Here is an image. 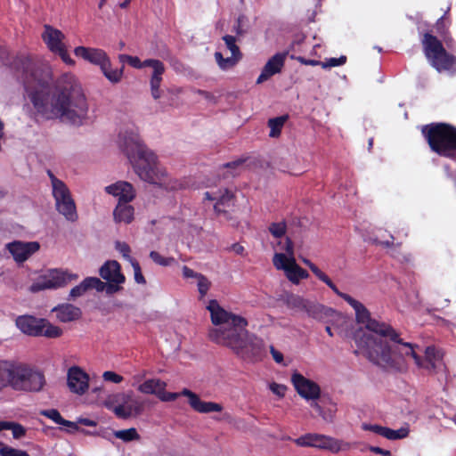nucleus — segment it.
<instances>
[{
  "mask_svg": "<svg viewBox=\"0 0 456 456\" xmlns=\"http://www.w3.org/2000/svg\"><path fill=\"white\" fill-rule=\"evenodd\" d=\"M21 66L25 91L39 115L77 126L87 123L88 103L74 74H62L50 87L48 71L37 68L28 58L22 60Z\"/></svg>",
  "mask_w": 456,
  "mask_h": 456,
  "instance_id": "nucleus-1",
  "label": "nucleus"
},
{
  "mask_svg": "<svg viewBox=\"0 0 456 456\" xmlns=\"http://www.w3.org/2000/svg\"><path fill=\"white\" fill-rule=\"evenodd\" d=\"M333 292L353 307L357 322L366 328V331L356 335V353L378 366L397 365L399 368L402 362H393L387 356L392 346H396L399 336L397 332L390 325L371 319L368 309L350 295L339 291L338 288Z\"/></svg>",
  "mask_w": 456,
  "mask_h": 456,
  "instance_id": "nucleus-2",
  "label": "nucleus"
},
{
  "mask_svg": "<svg viewBox=\"0 0 456 456\" xmlns=\"http://www.w3.org/2000/svg\"><path fill=\"white\" fill-rule=\"evenodd\" d=\"M118 135V143L132 164L136 175L147 183L167 191H177L186 187L183 181L171 178L166 168L158 161L155 153L142 142L136 126L130 124Z\"/></svg>",
  "mask_w": 456,
  "mask_h": 456,
  "instance_id": "nucleus-3",
  "label": "nucleus"
},
{
  "mask_svg": "<svg viewBox=\"0 0 456 456\" xmlns=\"http://www.w3.org/2000/svg\"><path fill=\"white\" fill-rule=\"evenodd\" d=\"M207 308L215 325L208 334L212 341L242 356L260 352L263 341L246 330L248 322L244 318L228 313L216 300H210Z\"/></svg>",
  "mask_w": 456,
  "mask_h": 456,
  "instance_id": "nucleus-4",
  "label": "nucleus"
},
{
  "mask_svg": "<svg viewBox=\"0 0 456 456\" xmlns=\"http://www.w3.org/2000/svg\"><path fill=\"white\" fill-rule=\"evenodd\" d=\"M419 346L403 342L398 337L396 346H392L387 356L393 362H402V366L400 365L399 368L397 365L379 367L388 371L404 372L408 369V360L412 359L419 369L425 370L429 373L443 369V353L439 349L432 346L426 347L423 358L419 356Z\"/></svg>",
  "mask_w": 456,
  "mask_h": 456,
  "instance_id": "nucleus-5",
  "label": "nucleus"
},
{
  "mask_svg": "<svg viewBox=\"0 0 456 456\" xmlns=\"http://www.w3.org/2000/svg\"><path fill=\"white\" fill-rule=\"evenodd\" d=\"M167 383L159 379H148L137 386V390L145 395H154L161 402H173L180 395L186 396L190 406L197 412H219L223 410L220 403L202 401L198 395L184 388L181 393H172L166 390Z\"/></svg>",
  "mask_w": 456,
  "mask_h": 456,
  "instance_id": "nucleus-6",
  "label": "nucleus"
},
{
  "mask_svg": "<svg viewBox=\"0 0 456 456\" xmlns=\"http://www.w3.org/2000/svg\"><path fill=\"white\" fill-rule=\"evenodd\" d=\"M273 248L275 250L273 257V266L279 271H283L290 282L298 284L301 280L308 278V273L296 262L294 246L289 237L277 239V241L273 243Z\"/></svg>",
  "mask_w": 456,
  "mask_h": 456,
  "instance_id": "nucleus-7",
  "label": "nucleus"
},
{
  "mask_svg": "<svg viewBox=\"0 0 456 456\" xmlns=\"http://www.w3.org/2000/svg\"><path fill=\"white\" fill-rule=\"evenodd\" d=\"M422 134L431 150L441 156L456 159V129L444 123L422 126Z\"/></svg>",
  "mask_w": 456,
  "mask_h": 456,
  "instance_id": "nucleus-8",
  "label": "nucleus"
},
{
  "mask_svg": "<svg viewBox=\"0 0 456 456\" xmlns=\"http://www.w3.org/2000/svg\"><path fill=\"white\" fill-rule=\"evenodd\" d=\"M422 45L426 58L438 72L456 70L455 57L445 51L442 43L436 37L426 33L422 39Z\"/></svg>",
  "mask_w": 456,
  "mask_h": 456,
  "instance_id": "nucleus-9",
  "label": "nucleus"
},
{
  "mask_svg": "<svg viewBox=\"0 0 456 456\" xmlns=\"http://www.w3.org/2000/svg\"><path fill=\"white\" fill-rule=\"evenodd\" d=\"M51 181L52 193L57 211L69 222H76L78 218L76 203L66 183L48 171Z\"/></svg>",
  "mask_w": 456,
  "mask_h": 456,
  "instance_id": "nucleus-10",
  "label": "nucleus"
},
{
  "mask_svg": "<svg viewBox=\"0 0 456 456\" xmlns=\"http://www.w3.org/2000/svg\"><path fill=\"white\" fill-rule=\"evenodd\" d=\"M45 385V375L39 370L18 362L12 389L24 392H39Z\"/></svg>",
  "mask_w": 456,
  "mask_h": 456,
  "instance_id": "nucleus-11",
  "label": "nucleus"
},
{
  "mask_svg": "<svg viewBox=\"0 0 456 456\" xmlns=\"http://www.w3.org/2000/svg\"><path fill=\"white\" fill-rule=\"evenodd\" d=\"M78 275L68 269L53 268L45 271L39 275L30 286V291L38 292L45 289H57L65 287L73 281H77Z\"/></svg>",
  "mask_w": 456,
  "mask_h": 456,
  "instance_id": "nucleus-12",
  "label": "nucleus"
},
{
  "mask_svg": "<svg viewBox=\"0 0 456 456\" xmlns=\"http://www.w3.org/2000/svg\"><path fill=\"white\" fill-rule=\"evenodd\" d=\"M103 404L121 419H127L134 414H140L143 409L142 403L134 398L131 393H119L110 395L106 398Z\"/></svg>",
  "mask_w": 456,
  "mask_h": 456,
  "instance_id": "nucleus-13",
  "label": "nucleus"
},
{
  "mask_svg": "<svg viewBox=\"0 0 456 456\" xmlns=\"http://www.w3.org/2000/svg\"><path fill=\"white\" fill-rule=\"evenodd\" d=\"M16 326L24 334L29 336H45L59 338L61 329L52 324L45 319H37L30 315L20 316L16 319Z\"/></svg>",
  "mask_w": 456,
  "mask_h": 456,
  "instance_id": "nucleus-14",
  "label": "nucleus"
},
{
  "mask_svg": "<svg viewBox=\"0 0 456 456\" xmlns=\"http://www.w3.org/2000/svg\"><path fill=\"white\" fill-rule=\"evenodd\" d=\"M41 37L52 53L60 56L65 64L69 66L75 65V61L70 57L65 42L66 37L60 29L51 25H45Z\"/></svg>",
  "mask_w": 456,
  "mask_h": 456,
  "instance_id": "nucleus-15",
  "label": "nucleus"
},
{
  "mask_svg": "<svg viewBox=\"0 0 456 456\" xmlns=\"http://www.w3.org/2000/svg\"><path fill=\"white\" fill-rule=\"evenodd\" d=\"M298 446H311L321 449H328L333 452L345 451L349 448V444L335 438L318 434H306L294 440Z\"/></svg>",
  "mask_w": 456,
  "mask_h": 456,
  "instance_id": "nucleus-16",
  "label": "nucleus"
},
{
  "mask_svg": "<svg viewBox=\"0 0 456 456\" xmlns=\"http://www.w3.org/2000/svg\"><path fill=\"white\" fill-rule=\"evenodd\" d=\"M290 381L295 391L306 402H314L321 397L322 390L319 384L298 370L292 371Z\"/></svg>",
  "mask_w": 456,
  "mask_h": 456,
  "instance_id": "nucleus-17",
  "label": "nucleus"
},
{
  "mask_svg": "<svg viewBox=\"0 0 456 456\" xmlns=\"http://www.w3.org/2000/svg\"><path fill=\"white\" fill-rule=\"evenodd\" d=\"M5 249L17 264H22L40 249L37 241L13 240L5 245Z\"/></svg>",
  "mask_w": 456,
  "mask_h": 456,
  "instance_id": "nucleus-18",
  "label": "nucleus"
},
{
  "mask_svg": "<svg viewBox=\"0 0 456 456\" xmlns=\"http://www.w3.org/2000/svg\"><path fill=\"white\" fill-rule=\"evenodd\" d=\"M89 375L81 367L74 365L68 369L67 386L72 394L84 395L89 389Z\"/></svg>",
  "mask_w": 456,
  "mask_h": 456,
  "instance_id": "nucleus-19",
  "label": "nucleus"
},
{
  "mask_svg": "<svg viewBox=\"0 0 456 456\" xmlns=\"http://www.w3.org/2000/svg\"><path fill=\"white\" fill-rule=\"evenodd\" d=\"M74 54L76 57L100 68L106 65L109 58L107 53L101 48L82 45L74 48Z\"/></svg>",
  "mask_w": 456,
  "mask_h": 456,
  "instance_id": "nucleus-20",
  "label": "nucleus"
},
{
  "mask_svg": "<svg viewBox=\"0 0 456 456\" xmlns=\"http://www.w3.org/2000/svg\"><path fill=\"white\" fill-rule=\"evenodd\" d=\"M203 200L213 203L216 212H222V207L229 206L233 195L224 187H211L203 194Z\"/></svg>",
  "mask_w": 456,
  "mask_h": 456,
  "instance_id": "nucleus-21",
  "label": "nucleus"
},
{
  "mask_svg": "<svg viewBox=\"0 0 456 456\" xmlns=\"http://www.w3.org/2000/svg\"><path fill=\"white\" fill-rule=\"evenodd\" d=\"M104 191L117 198L118 202L132 201L135 198V190L134 186L126 181H118L114 183L105 186Z\"/></svg>",
  "mask_w": 456,
  "mask_h": 456,
  "instance_id": "nucleus-22",
  "label": "nucleus"
},
{
  "mask_svg": "<svg viewBox=\"0 0 456 456\" xmlns=\"http://www.w3.org/2000/svg\"><path fill=\"white\" fill-rule=\"evenodd\" d=\"M285 60L286 53H278L270 58L258 76L256 84H262L271 77L280 73L284 66Z\"/></svg>",
  "mask_w": 456,
  "mask_h": 456,
  "instance_id": "nucleus-23",
  "label": "nucleus"
},
{
  "mask_svg": "<svg viewBox=\"0 0 456 456\" xmlns=\"http://www.w3.org/2000/svg\"><path fill=\"white\" fill-rule=\"evenodd\" d=\"M16 360H0V389L12 387L18 365Z\"/></svg>",
  "mask_w": 456,
  "mask_h": 456,
  "instance_id": "nucleus-24",
  "label": "nucleus"
},
{
  "mask_svg": "<svg viewBox=\"0 0 456 456\" xmlns=\"http://www.w3.org/2000/svg\"><path fill=\"white\" fill-rule=\"evenodd\" d=\"M101 277L109 282H125L120 265L116 260L105 262L99 270Z\"/></svg>",
  "mask_w": 456,
  "mask_h": 456,
  "instance_id": "nucleus-25",
  "label": "nucleus"
},
{
  "mask_svg": "<svg viewBox=\"0 0 456 456\" xmlns=\"http://www.w3.org/2000/svg\"><path fill=\"white\" fill-rule=\"evenodd\" d=\"M56 314V318L61 322H69L78 319L81 311L78 307L70 304H61L52 309Z\"/></svg>",
  "mask_w": 456,
  "mask_h": 456,
  "instance_id": "nucleus-26",
  "label": "nucleus"
},
{
  "mask_svg": "<svg viewBox=\"0 0 456 456\" xmlns=\"http://www.w3.org/2000/svg\"><path fill=\"white\" fill-rule=\"evenodd\" d=\"M129 202H118L113 210V217L116 223L130 224L134 220V208Z\"/></svg>",
  "mask_w": 456,
  "mask_h": 456,
  "instance_id": "nucleus-27",
  "label": "nucleus"
},
{
  "mask_svg": "<svg viewBox=\"0 0 456 456\" xmlns=\"http://www.w3.org/2000/svg\"><path fill=\"white\" fill-rule=\"evenodd\" d=\"M302 262L310 268L314 274L322 282H324L332 291H337V286L332 282L329 276L324 273L317 265L309 259L302 257Z\"/></svg>",
  "mask_w": 456,
  "mask_h": 456,
  "instance_id": "nucleus-28",
  "label": "nucleus"
},
{
  "mask_svg": "<svg viewBox=\"0 0 456 456\" xmlns=\"http://www.w3.org/2000/svg\"><path fill=\"white\" fill-rule=\"evenodd\" d=\"M105 77L111 83H118L123 76V69H112L110 57L107 59L106 65L100 68Z\"/></svg>",
  "mask_w": 456,
  "mask_h": 456,
  "instance_id": "nucleus-29",
  "label": "nucleus"
},
{
  "mask_svg": "<svg viewBox=\"0 0 456 456\" xmlns=\"http://www.w3.org/2000/svg\"><path fill=\"white\" fill-rule=\"evenodd\" d=\"M240 59L241 56L239 55L232 54L231 57L224 58L221 52L217 51L215 53V60L222 70H227L233 68Z\"/></svg>",
  "mask_w": 456,
  "mask_h": 456,
  "instance_id": "nucleus-30",
  "label": "nucleus"
},
{
  "mask_svg": "<svg viewBox=\"0 0 456 456\" xmlns=\"http://www.w3.org/2000/svg\"><path fill=\"white\" fill-rule=\"evenodd\" d=\"M146 67H150L152 69V75L151 78V82H161L162 75L165 72L164 64L156 59H147L145 60Z\"/></svg>",
  "mask_w": 456,
  "mask_h": 456,
  "instance_id": "nucleus-31",
  "label": "nucleus"
},
{
  "mask_svg": "<svg viewBox=\"0 0 456 456\" xmlns=\"http://www.w3.org/2000/svg\"><path fill=\"white\" fill-rule=\"evenodd\" d=\"M288 119V116H280L269 119L268 126L270 128L269 136L275 138L281 134V129Z\"/></svg>",
  "mask_w": 456,
  "mask_h": 456,
  "instance_id": "nucleus-32",
  "label": "nucleus"
},
{
  "mask_svg": "<svg viewBox=\"0 0 456 456\" xmlns=\"http://www.w3.org/2000/svg\"><path fill=\"white\" fill-rule=\"evenodd\" d=\"M409 435L408 428H401L399 429H391L389 428H383L381 436L388 440H398L406 437Z\"/></svg>",
  "mask_w": 456,
  "mask_h": 456,
  "instance_id": "nucleus-33",
  "label": "nucleus"
},
{
  "mask_svg": "<svg viewBox=\"0 0 456 456\" xmlns=\"http://www.w3.org/2000/svg\"><path fill=\"white\" fill-rule=\"evenodd\" d=\"M114 436L116 438L124 442H131L139 440L140 438V436L134 428L115 431Z\"/></svg>",
  "mask_w": 456,
  "mask_h": 456,
  "instance_id": "nucleus-34",
  "label": "nucleus"
},
{
  "mask_svg": "<svg viewBox=\"0 0 456 456\" xmlns=\"http://www.w3.org/2000/svg\"><path fill=\"white\" fill-rule=\"evenodd\" d=\"M267 387L278 399L284 398L288 391V387L286 385L277 383L275 381L268 382Z\"/></svg>",
  "mask_w": 456,
  "mask_h": 456,
  "instance_id": "nucleus-35",
  "label": "nucleus"
},
{
  "mask_svg": "<svg viewBox=\"0 0 456 456\" xmlns=\"http://www.w3.org/2000/svg\"><path fill=\"white\" fill-rule=\"evenodd\" d=\"M88 289H90V288L87 282V278H86L78 285L70 289L69 299H75L82 297Z\"/></svg>",
  "mask_w": 456,
  "mask_h": 456,
  "instance_id": "nucleus-36",
  "label": "nucleus"
},
{
  "mask_svg": "<svg viewBox=\"0 0 456 456\" xmlns=\"http://www.w3.org/2000/svg\"><path fill=\"white\" fill-rule=\"evenodd\" d=\"M0 456H30L26 451L15 449L0 442Z\"/></svg>",
  "mask_w": 456,
  "mask_h": 456,
  "instance_id": "nucleus-37",
  "label": "nucleus"
},
{
  "mask_svg": "<svg viewBox=\"0 0 456 456\" xmlns=\"http://www.w3.org/2000/svg\"><path fill=\"white\" fill-rule=\"evenodd\" d=\"M286 228V224L284 222L273 223L269 226V232L276 240L281 239L285 237Z\"/></svg>",
  "mask_w": 456,
  "mask_h": 456,
  "instance_id": "nucleus-38",
  "label": "nucleus"
},
{
  "mask_svg": "<svg viewBox=\"0 0 456 456\" xmlns=\"http://www.w3.org/2000/svg\"><path fill=\"white\" fill-rule=\"evenodd\" d=\"M195 282L197 284L198 291L200 295V297H204L207 295L208 289H210L211 282L207 277H205L202 274L200 276H198V279L195 281Z\"/></svg>",
  "mask_w": 456,
  "mask_h": 456,
  "instance_id": "nucleus-39",
  "label": "nucleus"
},
{
  "mask_svg": "<svg viewBox=\"0 0 456 456\" xmlns=\"http://www.w3.org/2000/svg\"><path fill=\"white\" fill-rule=\"evenodd\" d=\"M223 40L225 44L226 48L231 52L232 55L241 56L239 46L236 45V37L230 35L223 37Z\"/></svg>",
  "mask_w": 456,
  "mask_h": 456,
  "instance_id": "nucleus-40",
  "label": "nucleus"
},
{
  "mask_svg": "<svg viewBox=\"0 0 456 456\" xmlns=\"http://www.w3.org/2000/svg\"><path fill=\"white\" fill-rule=\"evenodd\" d=\"M115 248L122 255L123 258L132 263L134 259L131 256V248L129 245L124 241H116Z\"/></svg>",
  "mask_w": 456,
  "mask_h": 456,
  "instance_id": "nucleus-41",
  "label": "nucleus"
},
{
  "mask_svg": "<svg viewBox=\"0 0 456 456\" xmlns=\"http://www.w3.org/2000/svg\"><path fill=\"white\" fill-rule=\"evenodd\" d=\"M346 62V57L345 55H341L338 58H328L325 61H322L321 67L322 69H330L333 67L342 66Z\"/></svg>",
  "mask_w": 456,
  "mask_h": 456,
  "instance_id": "nucleus-42",
  "label": "nucleus"
},
{
  "mask_svg": "<svg viewBox=\"0 0 456 456\" xmlns=\"http://www.w3.org/2000/svg\"><path fill=\"white\" fill-rule=\"evenodd\" d=\"M150 257L158 265L162 266H167L172 265L175 262V258L173 257H164L159 253L156 251H151L150 253Z\"/></svg>",
  "mask_w": 456,
  "mask_h": 456,
  "instance_id": "nucleus-43",
  "label": "nucleus"
},
{
  "mask_svg": "<svg viewBox=\"0 0 456 456\" xmlns=\"http://www.w3.org/2000/svg\"><path fill=\"white\" fill-rule=\"evenodd\" d=\"M41 415L52 419L54 423L59 425H61L62 422H64V419L55 409L44 410L41 411Z\"/></svg>",
  "mask_w": 456,
  "mask_h": 456,
  "instance_id": "nucleus-44",
  "label": "nucleus"
},
{
  "mask_svg": "<svg viewBox=\"0 0 456 456\" xmlns=\"http://www.w3.org/2000/svg\"><path fill=\"white\" fill-rule=\"evenodd\" d=\"M12 430V436L15 439H20L26 435V428L19 423L10 421L9 429Z\"/></svg>",
  "mask_w": 456,
  "mask_h": 456,
  "instance_id": "nucleus-45",
  "label": "nucleus"
},
{
  "mask_svg": "<svg viewBox=\"0 0 456 456\" xmlns=\"http://www.w3.org/2000/svg\"><path fill=\"white\" fill-rule=\"evenodd\" d=\"M102 379L104 381L111 382L114 384H119L123 381V377L114 371L107 370L102 373Z\"/></svg>",
  "mask_w": 456,
  "mask_h": 456,
  "instance_id": "nucleus-46",
  "label": "nucleus"
},
{
  "mask_svg": "<svg viewBox=\"0 0 456 456\" xmlns=\"http://www.w3.org/2000/svg\"><path fill=\"white\" fill-rule=\"evenodd\" d=\"M87 282L90 289H95L98 292L104 291L106 288V283L97 277H87Z\"/></svg>",
  "mask_w": 456,
  "mask_h": 456,
  "instance_id": "nucleus-47",
  "label": "nucleus"
},
{
  "mask_svg": "<svg viewBox=\"0 0 456 456\" xmlns=\"http://www.w3.org/2000/svg\"><path fill=\"white\" fill-rule=\"evenodd\" d=\"M130 264L134 270V277L135 282L138 284H144L146 282V281L142 273L139 263L136 260H134Z\"/></svg>",
  "mask_w": 456,
  "mask_h": 456,
  "instance_id": "nucleus-48",
  "label": "nucleus"
},
{
  "mask_svg": "<svg viewBox=\"0 0 456 456\" xmlns=\"http://www.w3.org/2000/svg\"><path fill=\"white\" fill-rule=\"evenodd\" d=\"M123 283L124 282H109L108 281V283H106V288H105L104 291H106V293L109 295L115 294L122 289L121 284H123Z\"/></svg>",
  "mask_w": 456,
  "mask_h": 456,
  "instance_id": "nucleus-49",
  "label": "nucleus"
},
{
  "mask_svg": "<svg viewBox=\"0 0 456 456\" xmlns=\"http://www.w3.org/2000/svg\"><path fill=\"white\" fill-rule=\"evenodd\" d=\"M270 353L275 362L286 365V363L284 362L283 354L280 351L276 350L274 346H270Z\"/></svg>",
  "mask_w": 456,
  "mask_h": 456,
  "instance_id": "nucleus-50",
  "label": "nucleus"
},
{
  "mask_svg": "<svg viewBox=\"0 0 456 456\" xmlns=\"http://www.w3.org/2000/svg\"><path fill=\"white\" fill-rule=\"evenodd\" d=\"M160 84L161 82H151V95L154 99H159L161 96V91H160Z\"/></svg>",
  "mask_w": 456,
  "mask_h": 456,
  "instance_id": "nucleus-51",
  "label": "nucleus"
},
{
  "mask_svg": "<svg viewBox=\"0 0 456 456\" xmlns=\"http://www.w3.org/2000/svg\"><path fill=\"white\" fill-rule=\"evenodd\" d=\"M309 403H310V405L323 418V419H325V420L332 419V415L331 414L326 415L323 412V410L321 407V405L317 403V401L309 402Z\"/></svg>",
  "mask_w": 456,
  "mask_h": 456,
  "instance_id": "nucleus-52",
  "label": "nucleus"
},
{
  "mask_svg": "<svg viewBox=\"0 0 456 456\" xmlns=\"http://www.w3.org/2000/svg\"><path fill=\"white\" fill-rule=\"evenodd\" d=\"M131 67L135 69H142L146 67L145 61H142L138 57L136 56H130V59L127 62Z\"/></svg>",
  "mask_w": 456,
  "mask_h": 456,
  "instance_id": "nucleus-53",
  "label": "nucleus"
},
{
  "mask_svg": "<svg viewBox=\"0 0 456 456\" xmlns=\"http://www.w3.org/2000/svg\"><path fill=\"white\" fill-rule=\"evenodd\" d=\"M201 273L194 272L192 269L189 268L188 266L183 267V276L185 279H194L195 281L198 279V276H200Z\"/></svg>",
  "mask_w": 456,
  "mask_h": 456,
  "instance_id": "nucleus-54",
  "label": "nucleus"
},
{
  "mask_svg": "<svg viewBox=\"0 0 456 456\" xmlns=\"http://www.w3.org/2000/svg\"><path fill=\"white\" fill-rule=\"evenodd\" d=\"M77 420L76 422H73V421H69V420H66L64 419V422H62V426L66 427L69 428V432L70 433H73V432H76V431H78L79 430V428H78V425H77Z\"/></svg>",
  "mask_w": 456,
  "mask_h": 456,
  "instance_id": "nucleus-55",
  "label": "nucleus"
},
{
  "mask_svg": "<svg viewBox=\"0 0 456 456\" xmlns=\"http://www.w3.org/2000/svg\"><path fill=\"white\" fill-rule=\"evenodd\" d=\"M297 60L301 63V64H304V65H309V66H321V63L322 61H317V60H309V59H305L304 57H297Z\"/></svg>",
  "mask_w": 456,
  "mask_h": 456,
  "instance_id": "nucleus-56",
  "label": "nucleus"
},
{
  "mask_svg": "<svg viewBox=\"0 0 456 456\" xmlns=\"http://www.w3.org/2000/svg\"><path fill=\"white\" fill-rule=\"evenodd\" d=\"M363 429L365 430H370L375 434H378L379 436H381V433H382V430H383V428L382 426H379V425H367V424H364L362 426Z\"/></svg>",
  "mask_w": 456,
  "mask_h": 456,
  "instance_id": "nucleus-57",
  "label": "nucleus"
},
{
  "mask_svg": "<svg viewBox=\"0 0 456 456\" xmlns=\"http://www.w3.org/2000/svg\"><path fill=\"white\" fill-rule=\"evenodd\" d=\"M144 377H145V372L144 371L142 372V373H138V374L134 375L133 378H132V380H133L132 386L137 387V386L139 384L142 383V381Z\"/></svg>",
  "mask_w": 456,
  "mask_h": 456,
  "instance_id": "nucleus-58",
  "label": "nucleus"
},
{
  "mask_svg": "<svg viewBox=\"0 0 456 456\" xmlns=\"http://www.w3.org/2000/svg\"><path fill=\"white\" fill-rule=\"evenodd\" d=\"M77 423L82 424L86 427H95L97 425L96 421L87 419V418H82V417L77 419Z\"/></svg>",
  "mask_w": 456,
  "mask_h": 456,
  "instance_id": "nucleus-59",
  "label": "nucleus"
},
{
  "mask_svg": "<svg viewBox=\"0 0 456 456\" xmlns=\"http://www.w3.org/2000/svg\"><path fill=\"white\" fill-rule=\"evenodd\" d=\"M241 167V162H232V163H228L225 165V168L228 170V172L231 173L232 175H236L238 173L237 172H233V171H230V169H232V168H238V167Z\"/></svg>",
  "mask_w": 456,
  "mask_h": 456,
  "instance_id": "nucleus-60",
  "label": "nucleus"
},
{
  "mask_svg": "<svg viewBox=\"0 0 456 456\" xmlns=\"http://www.w3.org/2000/svg\"><path fill=\"white\" fill-rule=\"evenodd\" d=\"M130 56H131V55H128V54H120V55L118 56V60H119V61H120V62H122V63H125V62H126V63H127V62H128V61H129V59H130Z\"/></svg>",
  "mask_w": 456,
  "mask_h": 456,
  "instance_id": "nucleus-61",
  "label": "nucleus"
},
{
  "mask_svg": "<svg viewBox=\"0 0 456 456\" xmlns=\"http://www.w3.org/2000/svg\"><path fill=\"white\" fill-rule=\"evenodd\" d=\"M10 421H0V431L9 429Z\"/></svg>",
  "mask_w": 456,
  "mask_h": 456,
  "instance_id": "nucleus-62",
  "label": "nucleus"
},
{
  "mask_svg": "<svg viewBox=\"0 0 456 456\" xmlns=\"http://www.w3.org/2000/svg\"><path fill=\"white\" fill-rule=\"evenodd\" d=\"M197 92H198L199 94L202 95L206 99L212 98V95L209 93L206 92V91L198 90Z\"/></svg>",
  "mask_w": 456,
  "mask_h": 456,
  "instance_id": "nucleus-63",
  "label": "nucleus"
},
{
  "mask_svg": "<svg viewBox=\"0 0 456 456\" xmlns=\"http://www.w3.org/2000/svg\"><path fill=\"white\" fill-rule=\"evenodd\" d=\"M130 1L131 0H125L122 3H119L118 5H119L120 8H126L129 4Z\"/></svg>",
  "mask_w": 456,
  "mask_h": 456,
  "instance_id": "nucleus-64",
  "label": "nucleus"
}]
</instances>
